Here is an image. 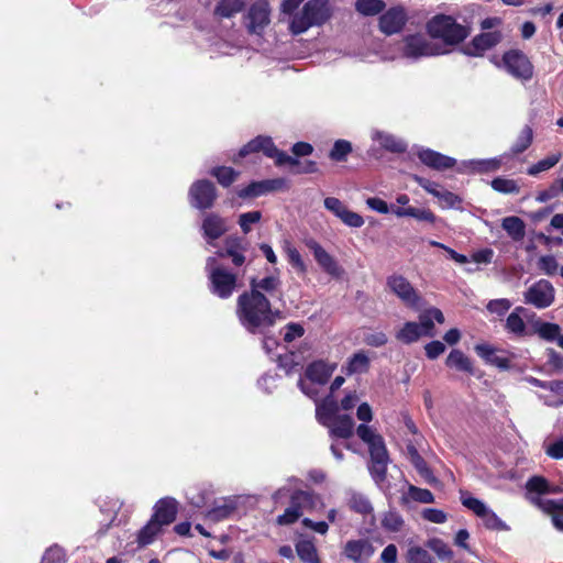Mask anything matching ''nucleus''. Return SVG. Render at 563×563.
I'll use <instances>...</instances> for the list:
<instances>
[{"instance_id": "20", "label": "nucleus", "mask_w": 563, "mask_h": 563, "mask_svg": "<svg viewBox=\"0 0 563 563\" xmlns=\"http://www.w3.org/2000/svg\"><path fill=\"white\" fill-rule=\"evenodd\" d=\"M201 230L208 244L214 245L213 242L228 231L227 220L216 213H209L202 220Z\"/></svg>"}, {"instance_id": "51", "label": "nucleus", "mask_w": 563, "mask_h": 563, "mask_svg": "<svg viewBox=\"0 0 563 563\" xmlns=\"http://www.w3.org/2000/svg\"><path fill=\"white\" fill-rule=\"evenodd\" d=\"M211 175L218 179L219 184L228 187L236 179L239 174L231 167H216L211 170Z\"/></svg>"}, {"instance_id": "21", "label": "nucleus", "mask_w": 563, "mask_h": 563, "mask_svg": "<svg viewBox=\"0 0 563 563\" xmlns=\"http://www.w3.org/2000/svg\"><path fill=\"white\" fill-rule=\"evenodd\" d=\"M176 514L177 501L174 498L165 497L155 504L151 520H155L163 528V526H168L175 520Z\"/></svg>"}, {"instance_id": "56", "label": "nucleus", "mask_w": 563, "mask_h": 563, "mask_svg": "<svg viewBox=\"0 0 563 563\" xmlns=\"http://www.w3.org/2000/svg\"><path fill=\"white\" fill-rule=\"evenodd\" d=\"M233 510L234 507L232 505L224 503L209 510L207 518L212 521H220L228 518L233 512Z\"/></svg>"}, {"instance_id": "31", "label": "nucleus", "mask_w": 563, "mask_h": 563, "mask_svg": "<svg viewBox=\"0 0 563 563\" xmlns=\"http://www.w3.org/2000/svg\"><path fill=\"white\" fill-rule=\"evenodd\" d=\"M501 228L516 242L521 241L526 234V225L519 217H506L501 221Z\"/></svg>"}, {"instance_id": "13", "label": "nucleus", "mask_w": 563, "mask_h": 563, "mask_svg": "<svg viewBox=\"0 0 563 563\" xmlns=\"http://www.w3.org/2000/svg\"><path fill=\"white\" fill-rule=\"evenodd\" d=\"M188 197L192 207L209 209L217 198L214 185L209 180H197L190 186Z\"/></svg>"}, {"instance_id": "43", "label": "nucleus", "mask_w": 563, "mask_h": 563, "mask_svg": "<svg viewBox=\"0 0 563 563\" xmlns=\"http://www.w3.org/2000/svg\"><path fill=\"white\" fill-rule=\"evenodd\" d=\"M492 188L500 194H519L520 186L515 179L497 177L490 183Z\"/></svg>"}, {"instance_id": "8", "label": "nucleus", "mask_w": 563, "mask_h": 563, "mask_svg": "<svg viewBox=\"0 0 563 563\" xmlns=\"http://www.w3.org/2000/svg\"><path fill=\"white\" fill-rule=\"evenodd\" d=\"M460 499L464 507L481 518L487 529L497 531L509 530V527L484 501L463 490L461 492Z\"/></svg>"}, {"instance_id": "11", "label": "nucleus", "mask_w": 563, "mask_h": 563, "mask_svg": "<svg viewBox=\"0 0 563 563\" xmlns=\"http://www.w3.org/2000/svg\"><path fill=\"white\" fill-rule=\"evenodd\" d=\"M555 290L552 284L540 279L532 284L523 294L525 302L538 309H544L554 301Z\"/></svg>"}, {"instance_id": "61", "label": "nucleus", "mask_w": 563, "mask_h": 563, "mask_svg": "<svg viewBox=\"0 0 563 563\" xmlns=\"http://www.w3.org/2000/svg\"><path fill=\"white\" fill-rule=\"evenodd\" d=\"M340 220L350 228H361L364 224L363 217L347 208L341 216Z\"/></svg>"}, {"instance_id": "57", "label": "nucleus", "mask_w": 563, "mask_h": 563, "mask_svg": "<svg viewBox=\"0 0 563 563\" xmlns=\"http://www.w3.org/2000/svg\"><path fill=\"white\" fill-rule=\"evenodd\" d=\"M511 307L510 300L506 298L501 299H493L488 301L486 308L490 313H495L497 316L505 314Z\"/></svg>"}, {"instance_id": "39", "label": "nucleus", "mask_w": 563, "mask_h": 563, "mask_svg": "<svg viewBox=\"0 0 563 563\" xmlns=\"http://www.w3.org/2000/svg\"><path fill=\"white\" fill-rule=\"evenodd\" d=\"M162 527L155 522V520H150L137 533V543L140 547H146L151 544L155 538L161 533Z\"/></svg>"}, {"instance_id": "19", "label": "nucleus", "mask_w": 563, "mask_h": 563, "mask_svg": "<svg viewBox=\"0 0 563 563\" xmlns=\"http://www.w3.org/2000/svg\"><path fill=\"white\" fill-rule=\"evenodd\" d=\"M406 21L407 15L402 8H391L379 18V29L383 33L391 35L398 33Z\"/></svg>"}, {"instance_id": "55", "label": "nucleus", "mask_w": 563, "mask_h": 563, "mask_svg": "<svg viewBox=\"0 0 563 563\" xmlns=\"http://www.w3.org/2000/svg\"><path fill=\"white\" fill-rule=\"evenodd\" d=\"M66 554L65 551L58 545L49 547L42 558V563H65Z\"/></svg>"}, {"instance_id": "23", "label": "nucleus", "mask_w": 563, "mask_h": 563, "mask_svg": "<svg viewBox=\"0 0 563 563\" xmlns=\"http://www.w3.org/2000/svg\"><path fill=\"white\" fill-rule=\"evenodd\" d=\"M417 155L426 166L438 170L452 168L456 163L454 158L430 148H421Z\"/></svg>"}, {"instance_id": "2", "label": "nucleus", "mask_w": 563, "mask_h": 563, "mask_svg": "<svg viewBox=\"0 0 563 563\" xmlns=\"http://www.w3.org/2000/svg\"><path fill=\"white\" fill-rule=\"evenodd\" d=\"M357 437L368 445L371 454L369 472L375 482H383L386 477L388 453L383 437L367 424H360L356 429Z\"/></svg>"}, {"instance_id": "63", "label": "nucleus", "mask_w": 563, "mask_h": 563, "mask_svg": "<svg viewBox=\"0 0 563 563\" xmlns=\"http://www.w3.org/2000/svg\"><path fill=\"white\" fill-rule=\"evenodd\" d=\"M324 207L331 211L339 219L347 208L341 200L334 197H328L324 199Z\"/></svg>"}, {"instance_id": "36", "label": "nucleus", "mask_w": 563, "mask_h": 563, "mask_svg": "<svg viewBox=\"0 0 563 563\" xmlns=\"http://www.w3.org/2000/svg\"><path fill=\"white\" fill-rule=\"evenodd\" d=\"M446 365L461 372L473 373L470 358L460 350H452L446 358Z\"/></svg>"}, {"instance_id": "25", "label": "nucleus", "mask_w": 563, "mask_h": 563, "mask_svg": "<svg viewBox=\"0 0 563 563\" xmlns=\"http://www.w3.org/2000/svg\"><path fill=\"white\" fill-rule=\"evenodd\" d=\"M276 150L277 147L274 145L271 137L257 136L240 150L239 156L244 157L250 153L262 151L267 157L272 158Z\"/></svg>"}, {"instance_id": "6", "label": "nucleus", "mask_w": 563, "mask_h": 563, "mask_svg": "<svg viewBox=\"0 0 563 563\" xmlns=\"http://www.w3.org/2000/svg\"><path fill=\"white\" fill-rule=\"evenodd\" d=\"M330 18L327 0H310L302 10L294 14L289 29L292 34H301L309 27L321 25Z\"/></svg>"}, {"instance_id": "16", "label": "nucleus", "mask_w": 563, "mask_h": 563, "mask_svg": "<svg viewBox=\"0 0 563 563\" xmlns=\"http://www.w3.org/2000/svg\"><path fill=\"white\" fill-rule=\"evenodd\" d=\"M374 552L375 548L367 539L349 540L343 548V555L354 563H367Z\"/></svg>"}, {"instance_id": "59", "label": "nucleus", "mask_w": 563, "mask_h": 563, "mask_svg": "<svg viewBox=\"0 0 563 563\" xmlns=\"http://www.w3.org/2000/svg\"><path fill=\"white\" fill-rule=\"evenodd\" d=\"M305 333L302 325L299 323H288L283 329V338L286 343H290L294 340L301 338Z\"/></svg>"}, {"instance_id": "30", "label": "nucleus", "mask_w": 563, "mask_h": 563, "mask_svg": "<svg viewBox=\"0 0 563 563\" xmlns=\"http://www.w3.org/2000/svg\"><path fill=\"white\" fill-rule=\"evenodd\" d=\"M371 358L365 351L354 353L344 367L347 375L364 374L369 369Z\"/></svg>"}, {"instance_id": "35", "label": "nucleus", "mask_w": 563, "mask_h": 563, "mask_svg": "<svg viewBox=\"0 0 563 563\" xmlns=\"http://www.w3.org/2000/svg\"><path fill=\"white\" fill-rule=\"evenodd\" d=\"M296 552L303 563H320L316 545L311 540H299L296 543Z\"/></svg>"}, {"instance_id": "60", "label": "nucleus", "mask_w": 563, "mask_h": 563, "mask_svg": "<svg viewBox=\"0 0 563 563\" xmlns=\"http://www.w3.org/2000/svg\"><path fill=\"white\" fill-rule=\"evenodd\" d=\"M421 517L433 523H444L448 520V515L440 509L426 508L421 511Z\"/></svg>"}, {"instance_id": "50", "label": "nucleus", "mask_w": 563, "mask_h": 563, "mask_svg": "<svg viewBox=\"0 0 563 563\" xmlns=\"http://www.w3.org/2000/svg\"><path fill=\"white\" fill-rule=\"evenodd\" d=\"M407 563H434L431 555L421 547H410L407 551Z\"/></svg>"}, {"instance_id": "37", "label": "nucleus", "mask_w": 563, "mask_h": 563, "mask_svg": "<svg viewBox=\"0 0 563 563\" xmlns=\"http://www.w3.org/2000/svg\"><path fill=\"white\" fill-rule=\"evenodd\" d=\"M534 332L543 340L554 341L561 332V328L555 323L544 322L540 319L532 323Z\"/></svg>"}, {"instance_id": "28", "label": "nucleus", "mask_w": 563, "mask_h": 563, "mask_svg": "<svg viewBox=\"0 0 563 563\" xmlns=\"http://www.w3.org/2000/svg\"><path fill=\"white\" fill-rule=\"evenodd\" d=\"M373 140L379 145L393 153H402L407 150V144L401 139L386 132L375 131L372 135Z\"/></svg>"}, {"instance_id": "53", "label": "nucleus", "mask_w": 563, "mask_h": 563, "mask_svg": "<svg viewBox=\"0 0 563 563\" xmlns=\"http://www.w3.org/2000/svg\"><path fill=\"white\" fill-rule=\"evenodd\" d=\"M408 496L412 500L418 501V503H422V504H431V503L434 501V496H433V494L429 489L419 488V487L413 486V485H410L408 487Z\"/></svg>"}, {"instance_id": "7", "label": "nucleus", "mask_w": 563, "mask_h": 563, "mask_svg": "<svg viewBox=\"0 0 563 563\" xmlns=\"http://www.w3.org/2000/svg\"><path fill=\"white\" fill-rule=\"evenodd\" d=\"M336 369L335 363L317 361L306 369V379L299 380V387L308 397L316 399L318 390L316 385H324Z\"/></svg>"}, {"instance_id": "45", "label": "nucleus", "mask_w": 563, "mask_h": 563, "mask_svg": "<svg viewBox=\"0 0 563 563\" xmlns=\"http://www.w3.org/2000/svg\"><path fill=\"white\" fill-rule=\"evenodd\" d=\"M561 159L560 153H554L549 155L548 157L539 161L538 163L530 166L527 170L528 175L530 176H537L539 173L545 172L551 169L553 166H555Z\"/></svg>"}, {"instance_id": "4", "label": "nucleus", "mask_w": 563, "mask_h": 563, "mask_svg": "<svg viewBox=\"0 0 563 563\" xmlns=\"http://www.w3.org/2000/svg\"><path fill=\"white\" fill-rule=\"evenodd\" d=\"M428 33L432 38H440V44L444 49H450L449 46L456 45L463 42L470 34V30L457 23L450 15H437L429 21Z\"/></svg>"}, {"instance_id": "58", "label": "nucleus", "mask_w": 563, "mask_h": 563, "mask_svg": "<svg viewBox=\"0 0 563 563\" xmlns=\"http://www.w3.org/2000/svg\"><path fill=\"white\" fill-rule=\"evenodd\" d=\"M529 493L547 494L549 490V483L541 476L531 477L526 485Z\"/></svg>"}, {"instance_id": "41", "label": "nucleus", "mask_w": 563, "mask_h": 563, "mask_svg": "<svg viewBox=\"0 0 563 563\" xmlns=\"http://www.w3.org/2000/svg\"><path fill=\"white\" fill-rule=\"evenodd\" d=\"M242 0H222L214 9L216 15L220 18H231L243 9Z\"/></svg>"}, {"instance_id": "15", "label": "nucleus", "mask_w": 563, "mask_h": 563, "mask_svg": "<svg viewBox=\"0 0 563 563\" xmlns=\"http://www.w3.org/2000/svg\"><path fill=\"white\" fill-rule=\"evenodd\" d=\"M287 180L285 178L265 179L253 181L245 188L241 189L238 195L241 198H255L273 191H282L287 189Z\"/></svg>"}, {"instance_id": "27", "label": "nucleus", "mask_w": 563, "mask_h": 563, "mask_svg": "<svg viewBox=\"0 0 563 563\" xmlns=\"http://www.w3.org/2000/svg\"><path fill=\"white\" fill-rule=\"evenodd\" d=\"M250 285V294L265 295L267 297L274 296L278 291L280 287V280L276 276H266L261 279H252Z\"/></svg>"}, {"instance_id": "42", "label": "nucleus", "mask_w": 563, "mask_h": 563, "mask_svg": "<svg viewBox=\"0 0 563 563\" xmlns=\"http://www.w3.org/2000/svg\"><path fill=\"white\" fill-rule=\"evenodd\" d=\"M533 131L529 125H526L519 133L517 140L511 146V155H517L525 152L532 143Z\"/></svg>"}, {"instance_id": "9", "label": "nucleus", "mask_w": 563, "mask_h": 563, "mask_svg": "<svg viewBox=\"0 0 563 563\" xmlns=\"http://www.w3.org/2000/svg\"><path fill=\"white\" fill-rule=\"evenodd\" d=\"M387 288L407 307L418 308L421 297L411 283L400 274L387 277Z\"/></svg>"}, {"instance_id": "1", "label": "nucleus", "mask_w": 563, "mask_h": 563, "mask_svg": "<svg viewBox=\"0 0 563 563\" xmlns=\"http://www.w3.org/2000/svg\"><path fill=\"white\" fill-rule=\"evenodd\" d=\"M278 311H274L265 295L243 292L238 298L236 316L240 323L251 333H264L272 327Z\"/></svg>"}, {"instance_id": "44", "label": "nucleus", "mask_w": 563, "mask_h": 563, "mask_svg": "<svg viewBox=\"0 0 563 563\" xmlns=\"http://www.w3.org/2000/svg\"><path fill=\"white\" fill-rule=\"evenodd\" d=\"M385 8V2L382 0H357L355 9L363 15H375L382 12Z\"/></svg>"}, {"instance_id": "64", "label": "nucleus", "mask_w": 563, "mask_h": 563, "mask_svg": "<svg viewBox=\"0 0 563 563\" xmlns=\"http://www.w3.org/2000/svg\"><path fill=\"white\" fill-rule=\"evenodd\" d=\"M227 256L232 258V262L235 266H241L245 262V256L241 252H238L236 250H233L231 247H228L224 251L217 252L216 257L224 258Z\"/></svg>"}, {"instance_id": "40", "label": "nucleus", "mask_w": 563, "mask_h": 563, "mask_svg": "<svg viewBox=\"0 0 563 563\" xmlns=\"http://www.w3.org/2000/svg\"><path fill=\"white\" fill-rule=\"evenodd\" d=\"M349 505H350V508L352 510H354L355 512H358L363 516L371 515L372 518H374L373 506H372L369 499L365 495L354 493L350 498Z\"/></svg>"}, {"instance_id": "48", "label": "nucleus", "mask_w": 563, "mask_h": 563, "mask_svg": "<svg viewBox=\"0 0 563 563\" xmlns=\"http://www.w3.org/2000/svg\"><path fill=\"white\" fill-rule=\"evenodd\" d=\"M262 219V212L261 211H249L241 213L239 216V225L244 234H247L252 231L253 224H256Z\"/></svg>"}, {"instance_id": "49", "label": "nucleus", "mask_w": 563, "mask_h": 563, "mask_svg": "<svg viewBox=\"0 0 563 563\" xmlns=\"http://www.w3.org/2000/svg\"><path fill=\"white\" fill-rule=\"evenodd\" d=\"M285 252L289 263L295 269H297L301 274L307 272V266L302 261L300 253L289 242H285Z\"/></svg>"}, {"instance_id": "22", "label": "nucleus", "mask_w": 563, "mask_h": 563, "mask_svg": "<svg viewBox=\"0 0 563 563\" xmlns=\"http://www.w3.org/2000/svg\"><path fill=\"white\" fill-rule=\"evenodd\" d=\"M475 351L486 363L500 369H508L511 366L510 358L507 356L506 352L489 344H478L475 346Z\"/></svg>"}, {"instance_id": "17", "label": "nucleus", "mask_w": 563, "mask_h": 563, "mask_svg": "<svg viewBox=\"0 0 563 563\" xmlns=\"http://www.w3.org/2000/svg\"><path fill=\"white\" fill-rule=\"evenodd\" d=\"M501 37L499 31L483 32L476 35L471 43L465 45L463 52L468 56H482L486 51L500 43Z\"/></svg>"}, {"instance_id": "24", "label": "nucleus", "mask_w": 563, "mask_h": 563, "mask_svg": "<svg viewBox=\"0 0 563 563\" xmlns=\"http://www.w3.org/2000/svg\"><path fill=\"white\" fill-rule=\"evenodd\" d=\"M531 501L538 505L543 511L552 516V523L563 532V499H542L540 497H532Z\"/></svg>"}, {"instance_id": "62", "label": "nucleus", "mask_w": 563, "mask_h": 563, "mask_svg": "<svg viewBox=\"0 0 563 563\" xmlns=\"http://www.w3.org/2000/svg\"><path fill=\"white\" fill-rule=\"evenodd\" d=\"M415 180L419 184V186H421L426 191L434 196L437 199L440 197L441 191L444 190L439 184L423 177L415 176Z\"/></svg>"}, {"instance_id": "29", "label": "nucleus", "mask_w": 563, "mask_h": 563, "mask_svg": "<svg viewBox=\"0 0 563 563\" xmlns=\"http://www.w3.org/2000/svg\"><path fill=\"white\" fill-rule=\"evenodd\" d=\"M511 155L504 154L498 157L488 158V159H471L468 162H464V165L471 167L474 172L477 173H488L495 172L500 168L504 164L505 159L509 158Z\"/></svg>"}, {"instance_id": "33", "label": "nucleus", "mask_w": 563, "mask_h": 563, "mask_svg": "<svg viewBox=\"0 0 563 563\" xmlns=\"http://www.w3.org/2000/svg\"><path fill=\"white\" fill-rule=\"evenodd\" d=\"M380 525L385 531L400 532L404 530L406 522L398 511L389 509L382 515Z\"/></svg>"}, {"instance_id": "18", "label": "nucleus", "mask_w": 563, "mask_h": 563, "mask_svg": "<svg viewBox=\"0 0 563 563\" xmlns=\"http://www.w3.org/2000/svg\"><path fill=\"white\" fill-rule=\"evenodd\" d=\"M271 9L266 0H257L249 10V29L260 34L271 22Z\"/></svg>"}, {"instance_id": "52", "label": "nucleus", "mask_w": 563, "mask_h": 563, "mask_svg": "<svg viewBox=\"0 0 563 563\" xmlns=\"http://www.w3.org/2000/svg\"><path fill=\"white\" fill-rule=\"evenodd\" d=\"M438 202L441 208L443 209H461L462 199L448 190H443L440 194V197L438 198Z\"/></svg>"}, {"instance_id": "12", "label": "nucleus", "mask_w": 563, "mask_h": 563, "mask_svg": "<svg viewBox=\"0 0 563 563\" xmlns=\"http://www.w3.org/2000/svg\"><path fill=\"white\" fill-rule=\"evenodd\" d=\"M308 249L312 252L313 257L320 268L330 277L341 279L345 274L344 268L339 264L336 258L328 253L317 241L307 242Z\"/></svg>"}, {"instance_id": "54", "label": "nucleus", "mask_w": 563, "mask_h": 563, "mask_svg": "<svg viewBox=\"0 0 563 563\" xmlns=\"http://www.w3.org/2000/svg\"><path fill=\"white\" fill-rule=\"evenodd\" d=\"M538 268L548 276H553L560 272L559 263L552 255L541 256L538 261Z\"/></svg>"}, {"instance_id": "38", "label": "nucleus", "mask_w": 563, "mask_h": 563, "mask_svg": "<svg viewBox=\"0 0 563 563\" xmlns=\"http://www.w3.org/2000/svg\"><path fill=\"white\" fill-rule=\"evenodd\" d=\"M408 455L412 465L416 467L418 473L428 482L432 483L435 478L432 475L431 471L427 466V463L422 459V456L418 453L417 449L412 445L408 446Z\"/></svg>"}, {"instance_id": "5", "label": "nucleus", "mask_w": 563, "mask_h": 563, "mask_svg": "<svg viewBox=\"0 0 563 563\" xmlns=\"http://www.w3.org/2000/svg\"><path fill=\"white\" fill-rule=\"evenodd\" d=\"M206 271L210 291L222 299L231 297L238 285L236 275L220 264L216 256L207 258Z\"/></svg>"}, {"instance_id": "34", "label": "nucleus", "mask_w": 563, "mask_h": 563, "mask_svg": "<svg viewBox=\"0 0 563 563\" xmlns=\"http://www.w3.org/2000/svg\"><path fill=\"white\" fill-rule=\"evenodd\" d=\"M338 407L333 400H324L321 404H317L316 416L318 421L325 426L330 427V423L336 417Z\"/></svg>"}, {"instance_id": "26", "label": "nucleus", "mask_w": 563, "mask_h": 563, "mask_svg": "<svg viewBox=\"0 0 563 563\" xmlns=\"http://www.w3.org/2000/svg\"><path fill=\"white\" fill-rule=\"evenodd\" d=\"M328 428L332 438L347 439L353 434L354 421L351 416L341 415L336 416Z\"/></svg>"}, {"instance_id": "3", "label": "nucleus", "mask_w": 563, "mask_h": 563, "mask_svg": "<svg viewBox=\"0 0 563 563\" xmlns=\"http://www.w3.org/2000/svg\"><path fill=\"white\" fill-rule=\"evenodd\" d=\"M398 54L391 58H406L416 62L420 58L443 55L450 52L444 49L439 43L430 40L424 34H411L405 36L397 44Z\"/></svg>"}, {"instance_id": "47", "label": "nucleus", "mask_w": 563, "mask_h": 563, "mask_svg": "<svg viewBox=\"0 0 563 563\" xmlns=\"http://www.w3.org/2000/svg\"><path fill=\"white\" fill-rule=\"evenodd\" d=\"M417 322H407L397 333V339L404 343H412L422 336Z\"/></svg>"}, {"instance_id": "46", "label": "nucleus", "mask_w": 563, "mask_h": 563, "mask_svg": "<svg viewBox=\"0 0 563 563\" xmlns=\"http://www.w3.org/2000/svg\"><path fill=\"white\" fill-rule=\"evenodd\" d=\"M352 152V144L346 140H338L334 142L329 157L334 162H345L347 155Z\"/></svg>"}, {"instance_id": "14", "label": "nucleus", "mask_w": 563, "mask_h": 563, "mask_svg": "<svg viewBox=\"0 0 563 563\" xmlns=\"http://www.w3.org/2000/svg\"><path fill=\"white\" fill-rule=\"evenodd\" d=\"M313 496L300 489L295 490L290 495V506L285 512L277 517L279 525H290L299 519L302 515V510L312 504Z\"/></svg>"}, {"instance_id": "10", "label": "nucleus", "mask_w": 563, "mask_h": 563, "mask_svg": "<svg viewBox=\"0 0 563 563\" xmlns=\"http://www.w3.org/2000/svg\"><path fill=\"white\" fill-rule=\"evenodd\" d=\"M503 66L508 74L522 81L530 80L533 76V66L521 51L506 52L503 56Z\"/></svg>"}, {"instance_id": "32", "label": "nucleus", "mask_w": 563, "mask_h": 563, "mask_svg": "<svg viewBox=\"0 0 563 563\" xmlns=\"http://www.w3.org/2000/svg\"><path fill=\"white\" fill-rule=\"evenodd\" d=\"M522 316H527V309L523 307L515 308V310L508 316L506 320V329L508 332L516 335L526 334V323L522 319Z\"/></svg>"}]
</instances>
